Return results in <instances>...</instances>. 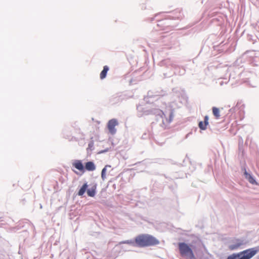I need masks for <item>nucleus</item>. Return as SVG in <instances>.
Masks as SVG:
<instances>
[{"instance_id":"obj_7","label":"nucleus","mask_w":259,"mask_h":259,"mask_svg":"<svg viewBox=\"0 0 259 259\" xmlns=\"http://www.w3.org/2000/svg\"><path fill=\"white\" fill-rule=\"evenodd\" d=\"M85 168L88 171H93L96 169V166L93 162L89 161L85 163Z\"/></svg>"},{"instance_id":"obj_14","label":"nucleus","mask_w":259,"mask_h":259,"mask_svg":"<svg viewBox=\"0 0 259 259\" xmlns=\"http://www.w3.org/2000/svg\"><path fill=\"white\" fill-rule=\"evenodd\" d=\"M108 167H110V165H106L105 167L102 170L101 172V177L102 179L104 180L106 179V168Z\"/></svg>"},{"instance_id":"obj_3","label":"nucleus","mask_w":259,"mask_h":259,"mask_svg":"<svg viewBox=\"0 0 259 259\" xmlns=\"http://www.w3.org/2000/svg\"><path fill=\"white\" fill-rule=\"evenodd\" d=\"M258 251L257 248H251L240 252L241 255L238 259H250Z\"/></svg>"},{"instance_id":"obj_10","label":"nucleus","mask_w":259,"mask_h":259,"mask_svg":"<svg viewBox=\"0 0 259 259\" xmlns=\"http://www.w3.org/2000/svg\"><path fill=\"white\" fill-rule=\"evenodd\" d=\"M244 175L245 176V178L247 179L251 184H254L256 183L255 181L253 178L246 170H245Z\"/></svg>"},{"instance_id":"obj_2","label":"nucleus","mask_w":259,"mask_h":259,"mask_svg":"<svg viewBox=\"0 0 259 259\" xmlns=\"http://www.w3.org/2000/svg\"><path fill=\"white\" fill-rule=\"evenodd\" d=\"M136 243H157V241L153 236L148 234H142L137 236Z\"/></svg>"},{"instance_id":"obj_8","label":"nucleus","mask_w":259,"mask_h":259,"mask_svg":"<svg viewBox=\"0 0 259 259\" xmlns=\"http://www.w3.org/2000/svg\"><path fill=\"white\" fill-rule=\"evenodd\" d=\"M109 70V67L107 66H104L103 70L101 71L100 74V77L101 79H103L106 76L107 73Z\"/></svg>"},{"instance_id":"obj_12","label":"nucleus","mask_w":259,"mask_h":259,"mask_svg":"<svg viewBox=\"0 0 259 259\" xmlns=\"http://www.w3.org/2000/svg\"><path fill=\"white\" fill-rule=\"evenodd\" d=\"M87 187H88L87 184L86 183L84 184L83 185V186L81 187V188L79 189V190L78 192V195L79 196L83 195L84 194V193H85V192L86 191Z\"/></svg>"},{"instance_id":"obj_5","label":"nucleus","mask_w":259,"mask_h":259,"mask_svg":"<svg viewBox=\"0 0 259 259\" xmlns=\"http://www.w3.org/2000/svg\"><path fill=\"white\" fill-rule=\"evenodd\" d=\"M72 165L80 171L84 172V167L80 160H75L72 163Z\"/></svg>"},{"instance_id":"obj_9","label":"nucleus","mask_w":259,"mask_h":259,"mask_svg":"<svg viewBox=\"0 0 259 259\" xmlns=\"http://www.w3.org/2000/svg\"><path fill=\"white\" fill-rule=\"evenodd\" d=\"M213 115L214 116L215 119H219L220 118V112L218 108L213 107L212 108Z\"/></svg>"},{"instance_id":"obj_1","label":"nucleus","mask_w":259,"mask_h":259,"mask_svg":"<svg viewBox=\"0 0 259 259\" xmlns=\"http://www.w3.org/2000/svg\"><path fill=\"white\" fill-rule=\"evenodd\" d=\"M179 249L182 256L189 259H195L192 251L187 244H179Z\"/></svg>"},{"instance_id":"obj_15","label":"nucleus","mask_w":259,"mask_h":259,"mask_svg":"<svg viewBox=\"0 0 259 259\" xmlns=\"http://www.w3.org/2000/svg\"><path fill=\"white\" fill-rule=\"evenodd\" d=\"M172 118H173V113L171 112L169 115V119L167 120V122L170 123L172 121Z\"/></svg>"},{"instance_id":"obj_13","label":"nucleus","mask_w":259,"mask_h":259,"mask_svg":"<svg viewBox=\"0 0 259 259\" xmlns=\"http://www.w3.org/2000/svg\"><path fill=\"white\" fill-rule=\"evenodd\" d=\"M241 255V253H233L229 255L227 259H238Z\"/></svg>"},{"instance_id":"obj_16","label":"nucleus","mask_w":259,"mask_h":259,"mask_svg":"<svg viewBox=\"0 0 259 259\" xmlns=\"http://www.w3.org/2000/svg\"><path fill=\"white\" fill-rule=\"evenodd\" d=\"M136 244L138 245L139 247H144V246L150 245L151 244H142V243H140V244Z\"/></svg>"},{"instance_id":"obj_11","label":"nucleus","mask_w":259,"mask_h":259,"mask_svg":"<svg viewBox=\"0 0 259 259\" xmlns=\"http://www.w3.org/2000/svg\"><path fill=\"white\" fill-rule=\"evenodd\" d=\"M96 193V187H93L92 188L87 190V194L89 196L94 197Z\"/></svg>"},{"instance_id":"obj_6","label":"nucleus","mask_w":259,"mask_h":259,"mask_svg":"<svg viewBox=\"0 0 259 259\" xmlns=\"http://www.w3.org/2000/svg\"><path fill=\"white\" fill-rule=\"evenodd\" d=\"M208 124V117L206 115L204 117V121H200L199 123V127L202 130H205L206 128L207 125Z\"/></svg>"},{"instance_id":"obj_17","label":"nucleus","mask_w":259,"mask_h":259,"mask_svg":"<svg viewBox=\"0 0 259 259\" xmlns=\"http://www.w3.org/2000/svg\"><path fill=\"white\" fill-rule=\"evenodd\" d=\"M162 115L165 116L164 113H162Z\"/></svg>"},{"instance_id":"obj_4","label":"nucleus","mask_w":259,"mask_h":259,"mask_svg":"<svg viewBox=\"0 0 259 259\" xmlns=\"http://www.w3.org/2000/svg\"><path fill=\"white\" fill-rule=\"evenodd\" d=\"M118 125V121L116 119L110 120L107 124V127L109 132L112 135L115 134L116 130L115 126Z\"/></svg>"}]
</instances>
